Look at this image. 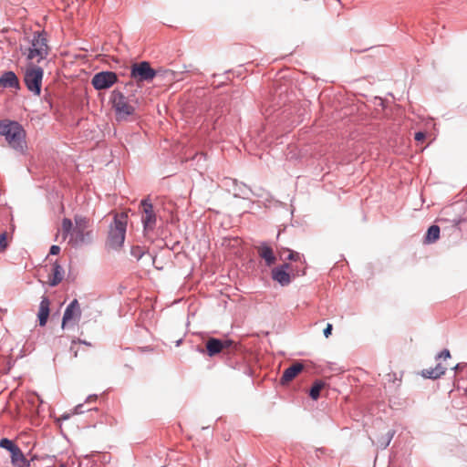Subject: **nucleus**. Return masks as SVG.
<instances>
[{"label":"nucleus","instance_id":"obj_1","mask_svg":"<svg viewBox=\"0 0 467 467\" xmlns=\"http://www.w3.org/2000/svg\"><path fill=\"white\" fill-rule=\"evenodd\" d=\"M25 39L27 44L22 47L21 50L30 64L40 63L47 57L50 47L45 31H35Z\"/></svg>","mask_w":467,"mask_h":467},{"label":"nucleus","instance_id":"obj_2","mask_svg":"<svg viewBox=\"0 0 467 467\" xmlns=\"http://www.w3.org/2000/svg\"><path fill=\"white\" fill-rule=\"evenodd\" d=\"M0 135L5 137L9 146L16 150L23 151L26 147V133L17 122L0 121Z\"/></svg>","mask_w":467,"mask_h":467},{"label":"nucleus","instance_id":"obj_3","mask_svg":"<svg viewBox=\"0 0 467 467\" xmlns=\"http://www.w3.org/2000/svg\"><path fill=\"white\" fill-rule=\"evenodd\" d=\"M127 223V213L124 212L115 215L114 221L110 224L108 237V244L111 248L119 249L122 246L125 240Z\"/></svg>","mask_w":467,"mask_h":467},{"label":"nucleus","instance_id":"obj_4","mask_svg":"<svg viewBox=\"0 0 467 467\" xmlns=\"http://www.w3.org/2000/svg\"><path fill=\"white\" fill-rule=\"evenodd\" d=\"M43 76L44 71L40 67L29 63L25 71L24 81L28 90L35 95L39 96L41 93Z\"/></svg>","mask_w":467,"mask_h":467},{"label":"nucleus","instance_id":"obj_5","mask_svg":"<svg viewBox=\"0 0 467 467\" xmlns=\"http://www.w3.org/2000/svg\"><path fill=\"white\" fill-rule=\"evenodd\" d=\"M113 108L119 118H125L132 115L135 111L133 103H137L135 99L126 98L121 92L114 90L111 94Z\"/></svg>","mask_w":467,"mask_h":467},{"label":"nucleus","instance_id":"obj_6","mask_svg":"<svg viewBox=\"0 0 467 467\" xmlns=\"http://www.w3.org/2000/svg\"><path fill=\"white\" fill-rule=\"evenodd\" d=\"M157 72L147 61L134 63L130 67V78L138 84L150 82L156 77Z\"/></svg>","mask_w":467,"mask_h":467},{"label":"nucleus","instance_id":"obj_7","mask_svg":"<svg viewBox=\"0 0 467 467\" xmlns=\"http://www.w3.org/2000/svg\"><path fill=\"white\" fill-rule=\"evenodd\" d=\"M236 347V344L230 339H219L210 337L205 343L206 354L209 357H214L222 352L229 353Z\"/></svg>","mask_w":467,"mask_h":467},{"label":"nucleus","instance_id":"obj_8","mask_svg":"<svg viewBox=\"0 0 467 467\" xmlns=\"http://www.w3.org/2000/svg\"><path fill=\"white\" fill-rule=\"evenodd\" d=\"M142 208L141 222L145 232L153 231L156 226V213L153 210L152 203L149 198H145L140 202Z\"/></svg>","mask_w":467,"mask_h":467},{"label":"nucleus","instance_id":"obj_9","mask_svg":"<svg viewBox=\"0 0 467 467\" xmlns=\"http://www.w3.org/2000/svg\"><path fill=\"white\" fill-rule=\"evenodd\" d=\"M118 81V76L112 71H102L94 75L91 84L98 89H107L112 87Z\"/></svg>","mask_w":467,"mask_h":467},{"label":"nucleus","instance_id":"obj_10","mask_svg":"<svg viewBox=\"0 0 467 467\" xmlns=\"http://www.w3.org/2000/svg\"><path fill=\"white\" fill-rule=\"evenodd\" d=\"M81 317V309L79 303L74 299L66 308L62 318V328L73 326L78 323Z\"/></svg>","mask_w":467,"mask_h":467},{"label":"nucleus","instance_id":"obj_11","mask_svg":"<svg viewBox=\"0 0 467 467\" xmlns=\"http://www.w3.org/2000/svg\"><path fill=\"white\" fill-rule=\"evenodd\" d=\"M88 227V220L83 216H75V227L71 234L69 244L78 245L84 242L85 231Z\"/></svg>","mask_w":467,"mask_h":467},{"label":"nucleus","instance_id":"obj_12","mask_svg":"<svg viewBox=\"0 0 467 467\" xmlns=\"http://www.w3.org/2000/svg\"><path fill=\"white\" fill-rule=\"evenodd\" d=\"M285 253L288 254L287 256L285 258V260L293 261L297 264L296 265V273L295 274V275H299L300 274L305 275L306 262H305L303 256L299 253L290 250L288 248H281L279 250L280 257H282L285 254Z\"/></svg>","mask_w":467,"mask_h":467},{"label":"nucleus","instance_id":"obj_13","mask_svg":"<svg viewBox=\"0 0 467 467\" xmlns=\"http://www.w3.org/2000/svg\"><path fill=\"white\" fill-rule=\"evenodd\" d=\"M304 369V366L302 363L296 362L291 365L289 368L285 369L283 372L282 378L280 379L281 384L285 385L292 381L302 370Z\"/></svg>","mask_w":467,"mask_h":467},{"label":"nucleus","instance_id":"obj_14","mask_svg":"<svg viewBox=\"0 0 467 467\" xmlns=\"http://www.w3.org/2000/svg\"><path fill=\"white\" fill-rule=\"evenodd\" d=\"M259 256L265 260L267 266H271L276 261L273 249L265 243L256 247Z\"/></svg>","mask_w":467,"mask_h":467},{"label":"nucleus","instance_id":"obj_15","mask_svg":"<svg viewBox=\"0 0 467 467\" xmlns=\"http://www.w3.org/2000/svg\"><path fill=\"white\" fill-rule=\"evenodd\" d=\"M0 87L18 89L20 88V84L13 71H6L0 77Z\"/></svg>","mask_w":467,"mask_h":467},{"label":"nucleus","instance_id":"obj_16","mask_svg":"<svg viewBox=\"0 0 467 467\" xmlns=\"http://www.w3.org/2000/svg\"><path fill=\"white\" fill-rule=\"evenodd\" d=\"M49 306H50L49 299L47 296H43L41 299V302L39 304V310L37 313L39 325L41 327H44L47 322V318L49 317V312H50Z\"/></svg>","mask_w":467,"mask_h":467},{"label":"nucleus","instance_id":"obj_17","mask_svg":"<svg viewBox=\"0 0 467 467\" xmlns=\"http://www.w3.org/2000/svg\"><path fill=\"white\" fill-rule=\"evenodd\" d=\"M11 462L15 467L30 466V462L25 457L18 446L11 452Z\"/></svg>","mask_w":467,"mask_h":467},{"label":"nucleus","instance_id":"obj_18","mask_svg":"<svg viewBox=\"0 0 467 467\" xmlns=\"http://www.w3.org/2000/svg\"><path fill=\"white\" fill-rule=\"evenodd\" d=\"M272 278L281 285H287L291 282V275L284 268L275 267L272 270Z\"/></svg>","mask_w":467,"mask_h":467},{"label":"nucleus","instance_id":"obj_19","mask_svg":"<svg viewBox=\"0 0 467 467\" xmlns=\"http://www.w3.org/2000/svg\"><path fill=\"white\" fill-rule=\"evenodd\" d=\"M63 268L57 263H55L52 267L51 273L48 275V284L51 286H56L63 280Z\"/></svg>","mask_w":467,"mask_h":467},{"label":"nucleus","instance_id":"obj_20","mask_svg":"<svg viewBox=\"0 0 467 467\" xmlns=\"http://www.w3.org/2000/svg\"><path fill=\"white\" fill-rule=\"evenodd\" d=\"M384 388L396 390L401 383V375L399 377L396 373L389 372L384 376Z\"/></svg>","mask_w":467,"mask_h":467},{"label":"nucleus","instance_id":"obj_21","mask_svg":"<svg viewBox=\"0 0 467 467\" xmlns=\"http://www.w3.org/2000/svg\"><path fill=\"white\" fill-rule=\"evenodd\" d=\"M446 371V368L441 364H437L435 368H425L421 371V375L427 379H436L442 376Z\"/></svg>","mask_w":467,"mask_h":467},{"label":"nucleus","instance_id":"obj_22","mask_svg":"<svg viewBox=\"0 0 467 467\" xmlns=\"http://www.w3.org/2000/svg\"><path fill=\"white\" fill-rule=\"evenodd\" d=\"M440 238V227L431 225L424 237V244H433Z\"/></svg>","mask_w":467,"mask_h":467},{"label":"nucleus","instance_id":"obj_23","mask_svg":"<svg viewBox=\"0 0 467 467\" xmlns=\"http://www.w3.org/2000/svg\"><path fill=\"white\" fill-rule=\"evenodd\" d=\"M324 382L320 380L315 381L309 391V396L311 397V399L317 400L319 398L320 392L324 389Z\"/></svg>","mask_w":467,"mask_h":467},{"label":"nucleus","instance_id":"obj_24","mask_svg":"<svg viewBox=\"0 0 467 467\" xmlns=\"http://www.w3.org/2000/svg\"><path fill=\"white\" fill-rule=\"evenodd\" d=\"M73 223L71 222L70 219L68 218H64L63 221H62V234H63V239H66L67 236L70 234H72L73 232Z\"/></svg>","mask_w":467,"mask_h":467},{"label":"nucleus","instance_id":"obj_25","mask_svg":"<svg viewBox=\"0 0 467 467\" xmlns=\"http://www.w3.org/2000/svg\"><path fill=\"white\" fill-rule=\"evenodd\" d=\"M0 447L9 451L11 453L17 446L12 441L4 438L0 441Z\"/></svg>","mask_w":467,"mask_h":467},{"label":"nucleus","instance_id":"obj_26","mask_svg":"<svg viewBox=\"0 0 467 467\" xmlns=\"http://www.w3.org/2000/svg\"><path fill=\"white\" fill-rule=\"evenodd\" d=\"M8 246L7 243V233L4 232L0 234V251L4 252Z\"/></svg>","mask_w":467,"mask_h":467},{"label":"nucleus","instance_id":"obj_27","mask_svg":"<svg viewBox=\"0 0 467 467\" xmlns=\"http://www.w3.org/2000/svg\"><path fill=\"white\" fill-rule=\"evenodd\" d=\"M451 358V353L448 349H444L442 350L439 355H438V358H443V359H447Z\"/></svg>","mask_w":467,"mask_h":467},{"label":"nucleus","instance_id":"obj_28","mask_svg":"<svg viewBox=\"0 0 467 467\" xmlns=\"http://www.w3.org/2000/svg\"><path fill=\"white\" fill-rule=\"evenodd\" d=\"M131 254L137 257L138 259H140L142 255V252L140 251V247H134L132 248L131 250Z\"/></svg>","mask_w":467,"mask_h":467},{"label":"nucleus","instance_id":"obj_29","mask_svg":"<svg viewBox=\"0 0 467 467\" xmlns=\"http://www.w3.org/2000/svg\"><path fill=\"white\" fill-rule=\"evenodd\" d=\"M333 327L331 324H327L324 329V336L327 338L332 333Z\"/></svg>","mask_w":467,"mask_h":467},{"label":"nucleus","instance_id":"obj_30","mask_svg":"<svg viewBox=\"0 0 467 467\" xmlns=\"http://www.w3.org/2000/svg\"><path fill=\"white\" fill-rule=\"evenodd\" d=\"M415 140L417 141H423L425 139V133L424 132H417L414 136Z\"/></svg>","mask_w":467,"mask_h":467},{"label":"nucleus","instance_id":"obj_31","mask_svg":"<svg viewBox=\"0 0 467 467\" xmlns=\"http://www.w3.org/2000/svg\"><path fill=\"white\" fill-rule=\"evenodd\" d=\"M60 252V247L58 245H52L49 251L50 254H57Z\"/></svg>","mask_w":467,"mask_h":467},{"label":"nucleus","instance_id":"obj_32","mask_svg":"<svg viewBox=\"0 0 467 467\" xmlns=\"http://www.w3.org/2000/svg\"><path fill=\"white\" fill-rule=\"evenodd\" d=\"M278 268H284L286 272L290 271V272H294L295 270L292 268L291 265L287 264V263H285L283 264L281 266H279Z\"/></svg>","mask_w":467,"mask_h":467},{"label":"nucleus","instance_id":"obj_33","mask_svg":"<svg viewBox=\"0 0 467 467\" xmlns=\"http://www.w3.org/2000/svg\"><path fill=\"white\" fill-rule=\"evenodd\" d=\"M78 343H83V344H86V345H90L89 343H88L87 341H82L80 339H78Z\"/></svg>","mask_w":467,"mask_h":467},{"label":"nucleus","instance_id":"obj_34","mask_svg":"<svg viewBox=\"0 0 467 467\" xmlns=\"http://www.w3.org/2000/svg\"><path fill=\"white\" fill-rule=\"evenodd\" d=\"M389 441H390V438L388 439L387 442L385 443V447L389 445Z\"/></svg>","mask_w":467,"mask_h":467},{"label":"nucleus","instance_id":"obj_35","mask_svg":"<svg viewBox=\"0 0 467 467\" xmlns=\"http://www.w3.org/2000/svg\"><path fill=\"white\" fill-rule=\"evenodd\" d=\"M58 467H68V466L65 463H61Z\"/></svg>","mask_w":467,"mask_h":467},{"label":"nucleus","instance_id":"obj_36","mask_svg":"<svg viewBox=\"0 0 467 467\" xmlns=\"http://www.w3.org/2000/svg\"><path fill=\"white\" fill-rule=\"evenodd\" d=\"M74 357L77 358L78 357V351L77 350H74Z\"/></svg>","mask_w":467,"mask_h":467}]
</instances>
